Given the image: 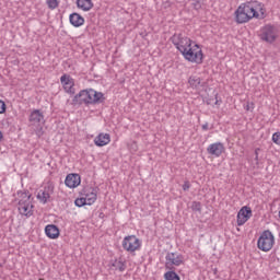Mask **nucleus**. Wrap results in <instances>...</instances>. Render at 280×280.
Here are the masks:
<instances>
[{
    "label": "nucleus",
    "mask_w": 280,
    "mask_h": 280,
    "mask_svg": "<svg viewBox=\"0 0 280 280\" xmlns=\"http://www.w3.org/2000/svg\"><path fill=\"white\" fill-rule=\"evenodd\" d=\"M200 77H190L188 80V83L191 86V89H198L200 86Z\"/></svg>",
    "instance_id": "nucleus-22"
},
{
    "label": "nucleus",
    "mask_w": 280,
    "mask_h": 280,
    "mask_svg": "<svg viewBox=\"0 0 280 280\" xmlns=\"http://www.w3.org/2000/svg\"><path fill=\"white\" fill-rule=\"evenodd\" d=\"M185 264V257L176 253H167L165 256V268L166 270H176L174 266H183Z\"/></svg>",
    "instance_id": "nucleus-7"
},
{
    "label": "nucleus",
    "mask_w": 280,
    "mask_h": 280,
    "mask_svg": "<svg viewBox=\"0 0 280 280\" xmlns=\"http://www.w3.org/2000/svg\"><path fill=\"white\" fill-rule=\"evenodd\" d=\"M164 279L165 280H180V276H178V273H176V271L170 270L164 273Z\"/></svg>",
    "instance_id": "nucleus-23"
},
{
    "label": "nucleus",
    "mask_w": 280,
    "mask_h": 280,
    "mask_svg": "<svg viewBox=\"0 0 280 280\" xmlns=\"http://www.w3.org/2000/svg\"><path fill=\"white\" fill-rule=\"evenodd\" d=\"M183 187V191H189V189L191 188V184L189 183V180L184 182Z\"/></svg>",
    "instance_id": "nucleus-29"
},
{
    "label": "nucleus",
    "mask_w": 280,
    "mask_h": 280,
    "mask_svg": "<svg viewBox=\"0 0 280 280\" xmlns=\"http://www.w3.org/2000/svg\"><path fill=\"white\" fill-rule=\"evenodd\" d=\"M97 191L100 188L97 187H88L83 190L84 199L88 201V206L94 205L95 200H97Z\"/></svg>",
    "instance_id": "nucleus-11"
},
{
    "label": "nucleus",
    "mask_w": 280,
    "mask_h": 280,
    "mask_svg": "<svg viewBox=\"0 0 280 280\" xmlns=\"http://www.w3.org/2000/svg\"><path fill=\"white\" fill-rule=\"evenodd\" d=\"M272 141H273V143H276V145H280V131L275 132L272 135Z\"/></svg>",
    "instance_id": "nucleus-28"
},
{
    "label": "nucleus",
    "mask_w": 280,
    "mask_h": 280,
    "mask_svg": "<svg viewBox=\"0 0 280 280\" xmlns=\"http://www.w3.org/2000/svg\"><path fill=\"white\" fill-rule=\"evenodd\" d=\"M31 126H43L45 124V115L42 114L40 109H34L28 118Z\"/></svg>",
    "instance_id": "nucleus-12"
},
{
    "label": "nucleus",
    "mask_w": 280,
    "mask_h": 280,
    "mask_svg": "<svg viewBox=\"0 0 280 280\" xmlns=\"http://www.w3.org/2000/svg\"><path fill=\"white\" fill-rule=\"evenodd\" d=\"M51 194H54V186H46L38 191L37 200H39L42 205H47L48 200L51 198Z\"/></svg>",
    "instance_id": "nucleus-13"
},
{
    "label": "nucleus",
    "mask_w": 280,
    "mask_h": 280,
    "mask_svg": "<svg viewBox=\"0 0 280 280\" xmlns=\"http://www.w3.org/2000/svg\"><path fill=\"white\" fill-rule=\"evenodd\" d=\"M35 132H36V136H37L38 138H40V136L44 135L43 126L39 125V126L37 127V129H36Z\"/></svg>",
    "instance_id": "nucleus-31"
},
{
    "label": "nucleus",
    "mask_w": 280,
    "mask_h": 280,
    "mask_svg": "<svg viewBox=\"0 0 280 280\" xmlns=\"http://www.w3.org/2000/svg\"><path fill=\"white\" fill-rule=\"evenodd\" d=\"M215 100H217V101H215L214 104H215L217 106L220 105V102H222V101H218V94L215 95Z\"/></svg>",
    "instance_id": "nucleus-36"
},
{
    "label": "nucleus",
    "mask_w": 280,
    "mask_h": 280,
    "mask_svg": "<svg viewBox=\"0 0 280 280\" xmlns=\"http://www.w3.org/2000/svg\"><path fill=\"white\" fill-rule=\"evenodd\" d=\"M69 20L73 27H82L84 25V19L79 13L70 14Z\"/></svg>",
    "instance_id": "nucleus-20"
},
{
    "label": "nucleus",
    "mask_w": 280,
    "mask_h": 280,
    "mask_svg": "<svg viewBox=\"0 0 280 280\" xmlns=\"http://www.w3.org/2000/svg\"><path fill=\"white\" fill-rule=\"evenodd\" d=\"M260 40H264L265 43H269V45H272L275 40H277V28L275 26L267 24L260 30Z\"/></svg>",
    "instance_id": "nucleus-8"
},
{
    "label": "nucleus",
    "mask_w": 280,
    "mask_h": 280,
    "mask_svg": "<svg viewBox=\"0 0 280 280\" xmlns=\"http://www.w3.org/2000/svg\"><path fill=\"white\" fill-rule=\"evenodd\" d=\"M201 129L207 132V130H209V122H206L201 126Z\"/></svg>",
    "instance_id": "nucleus-34"
},
{
    "label": "nucleus",
    "mask_w": 280,
    "mask_h": 280,
    "mask_svg": "<svg viewBox=\"0 0 280 280\" xmlns=\"http://www.w3.org/2000/svg\"><path fill=\"white\" fill-rule=\"evenodd\" d=\"M104 102H106L104 93L97 92L94 89L81 90L72 98L74 106H95V104H104Z\"/></svg>",
    "instance_id": "nucleus-2"
},
{
    "label": "nucleus",
    "mask_w": 280,
    "mask_h": 280,
    "mask_svg": "<svg viewBox=\"0 0 280 280\" xmlns=\"http://www.w3.org/2000/svg\"><path fill=\"white\" fill-rule=\"evenodd\" d=\"M114 266L119 270V272H124V270H126V262L121 260L116 261Z\"/></svg>",
    "instance_id": "nucleus-27"
},
{
    "label": "nucleus",
    "mask_w": 280,
    "mask_h": 280,
    "mask_svg": "<svg viewBox=\"0 0 280 280\" xmlns=\"http://www.w3.org/2000/svg\"><path fill=\"white\" fill-rule=\"evenodd\" d=\"M46 4L48 5L49 10H56L59 3L58 0H46Z\"/></svg>",
    "instance_id": "nucleus-26"
},
{
    "label": "nucleus",
    "mask_w": 280,
    "mask_h": 280,
    "mask_svg": "<svg viewBox=\"0 0 280 280\" xmlns=\"http://www.w3.org/2000/svg\"><path fill=\"white\" fill-rule=\"evenodd\" d=\"M18 209L20 214L25 215V218H32V215H34V206L32 205V201L26 203L18 202Z\"/></svg>",
    "instance_id": "nucleus-14"
},
{
    "label": "nucleus",
    "mask_w": 280,
    "mask_h": 280,
    "mask_svg": "<svg viewBox=\"0 0 280 280\" xmlns=\"http://www.w3.org/2000/svg\"><path fill=\"white\" fill-rule=\"evenodd\" d=\"M5 113V102L0 100V115H3Z\"/></svg>",
    "instance_id": "nucleus-30"
},
{
    "label": "nucleus",
    "mask_w": 280,
    "mask_h": 280,
    "mask_svg": "<svg viewBox=\"0 0 280 280\" xmlns=\"http://www.w3.org/2000/svg\"><path fill=\"white\" fill-rule=\"evenodd\" d=\"M259 152H261V149H255V161H259Z\"/></svg>",
    "instance_id": "nucleus-33"
},
{
    "label": "nucleus",
    "mask_w": 280,
    "mask_h": 280,
    "mask_svg": "<svg viewBox=\"0 0 280 280\" xmlns=\"http://www.w3.org/2000/svg\"><path fill=\"white\" fill-rule=\"evenodd\" d=\"M16 200L22 203L31 202L30 199L32 198V194L30 190H18L16 191Z\"/></svg>",
    "instance_id": "nucleus-21"
},
{
    "label": "nucleus",
    "mask_w": 280,
    "mask_h": 280,
    "mask_svg": "<svg viewBox=\"0 0 280 280\" xmlns=\"http://www.w3.org/2000/svg\"><path fill=\"white\" fill-rule=\"evenodd\" d=\"M121 246L127 253H137L141 250V240L137 235H128L124 237Z\"/></svg>",
    "instance_id": "nucleus-5"
},
{
    "label": "nucleus",
    "mask_w": 280,
    "mask_h": 280,
    "mask_svg": "<svg viewBox=\"0 0 280 280\" xmlns=\"http://www.w3.org/2000/svg\"><path fill=\"white\" fill-rule=\"evenodd\" d=\"M80 175L73 173L68 174L65 179L66 187H69L70 189H75V187L80 186Z\"/></svg>",
    "instance_id": "nucleus-15"
},
{
    "label": "nucleus",
    "mask_w": 280,
    "mask_h": 280,
    "mask_svg": "<svg viewBox=\"0 0 280 280\" xmlns=\"http://www.w3.org/2000/svg\"><path fill=\"white\" fill-rule=\"evenodd\" d=\"M171 43H173L179 54H183L184 49L191 47V39L183 35V33H175L171 37Z\"/></svg>",
    "instance_id": "nucleus-6"
},
{
    "label": "nucleus",
    "mask_w": 280,
    "mask_h": 280,
    "mask_svg": "<svg viewBox=\"0 0 280 280\" xmlns=\"http://www.w3.org/2000/svg\"><path fill=\"white\" fill-rule=\"evenodd\" d=\"M246 110H250V105H247V106H246Z\"/></svg>",
    "instance_id": "nucleus-38"
},
{
    "label": "nucleus",
    "mask_w": 280,
    "mask_h": 280,
    "mask_svg": "<svg viewBox=\"0 0 280 280\" xmlns=\"http://www.w3.org/2000/svg\"><path fill=\"white\" fill-rule=\"evenodd\" d=\"M66 93H68L69 95H75V88L74 86L68 88L66 90Z\"/></svg>",
    "instance_id": "nucleus-32"
},
{
    "label": "nucleus",
    "mask_w": 280,
    "mask_h": 280,
    "mask_svg": "<svg viewBox=\"0 0 280 280\" xmlns=\"http://www.w3.org/2000/svg\"><path fill=\"white\" fill-rule=\"evenodd\" d=\"M273 246L275 234H272L270 230L262 231L257 241V247L259 250H262V253H269V250H272Z\"/></svg>",
    "instance_id": "nucleus-4"
},
{
    "label": "nucleus",
    "mask_w": 280,
    "mask_h": 280,
    "mask_svg": "<svg viewBox=\"0 0 280 280\" xmlns=\"http://www.w3.org/2000/svg\"><path fill=\"white\" fill-rule=\"evenodd\" d=\"M182 56L188 62H195L196 65H202L205 60V55L202 54V49H200V45L195 44L194 46H189L180 52Z\"/></svg>",
    "instance_id": "nucleus-3"
},
{
    "label": "nucleus",
    "mask_w": 280,
    "mask_h": 280,
    "mask_svg": "<svg viewBox=\"0 0 280 280\" xmlns=\"http://www.w3.org/2000/svg\"><path fill=\"white\" fill-rule=\"evenodd\" d=\"M93 5V0H77V8L83 10V12H91Z\"/></svg>",
    "instance_id": "nucleus-18"
},
{
    "label": "nucleus",
    "mask_w": 280,
    "mask_h": 280,
    "mask_svg": "<svg viewBox=\"0 0 280 280\" xmlns=\"http://www.w3.org/2000/svg\"><path fill=\"white\" fill-rule=\"evenodd\" d=\"M94 143L97 145V148H104V145H108V143H110V135L100 133L95 137Z\"/></svg>",
    "instance_id": "nucleus-17"
},
{
    "label": "nucleus",
    "mask_w": 280,
    "mask_h": 280,
    "mask_svg": "<svg viewBox=\"0 0 280 280\" xmlns=\"http://www.w3.org/2000/svg\"><path fill=\"white\" fill-rule=\"evenodd\" d=\"M45 233L49 240H58L60 237V229L56 224L46 225Z\"/></svg>",
    "instance_id": "nucleus-16"
},
{
    "label": "nucleus",
    "mask_w": 280,
    "mask_h": 280,
    "mask_svg": "<svg viewBox=\"0 0 280 280\" xmlns=\"http://www.w3.org/2000/svg\"><path fill=\"white\" fill-rule=\"evenodd\" d=\"M1 141H3V132L2 131H0V143H1Z\"/></svg>",
    "instance_id": "nucleus-37"
},
{
    "label": "nucleus",
    "mask_w": 280,
    "mask_h": 280,
    "mask_svg": "<svg viewBox=\"0 0 280 280\" xmlns=\"http://www.w3.org/2000/svg\"><path fill=\"white\" fill-rule=\"evenodd\" d=\"M60 82L63 86V91L71 89V86H75V80H73V78H71L69 74L61 75Z\"/></svg>",
    "instance_id": "nucleus-19"
},
{
    "label": "nucleus",
    "mask_w": 280,
    "mask_h": 280,
    "mask_svg": "<svg viewBox=\"0 0 280 280\" xmlns=\"http://www.w3.org/2000/svg\"><path fill=\"white\" fill-rule=\"evenodd\" d=\"M252 218L253 209H250L248 206L242 207L237 213V226H244Z\"/></svg>",
    "instance_id": "nucleus-9"
},
{
    "label": "nucleus",
    "mask_w": 280,
    "mask_h": 280,
    "mask_svg": "<svg viewBox=\"0 0 280 280\" xmlns=\"http://www.w3.org/2000/svg\"><path fill=\"white\" fill-rule=\"evenodd\" d=\"M264 4L257 1L242 3L235 11V21L238 25L248 23L252 19H265Z\"/></svg>",
    "instance_id": "nucleus-1"
},
{
    "label": "nucleus",
    "mask_w": 280,
    "mask_h": 280,
    "mask_svg": "<svg viewBox=\"0 0 280 280\" xmlns=\"http://www.w3.org/2000/svg\"><path fill=\"white\" fill-rule=\"evenodd\" d=\"M74 205L75 207H86V205H89V201L84 197H81L74 200Z\"/></svg>",
    "instance_id": "nucleus-25"
},
{
    "label": "nucleus",
    "mask_w": 280,
    "mask_h": 280,
    "mask_svg": "<svg viewBox=\"0 0 280 280\" xmlns=\"http://www.w3.org/2000/svg\"><path fill=\"white\" fill-rule=\"evenodd\" d=\"M195 9H196V10L200 9V2H196V3H195Z\"/></svg>",
    "instance_id": "nucleus-35"
},
{
    "label": "nucleus",
    "mask_w": 280,
    "mask_h": 280,
    "mask_svg": "<svg viewBox=\"0 0 280 280\" xmlns=\"http://www.w3.org/2000/svg\"><path fill=\"white\" fill-rule=\"evenodd\" d=\"M190 209L197 211L198 213H202V203L200 201H192Z\"/></svg>",
    "instance_id": "nucleus-24"
},
{
    "label": "nucleus",
    "mask_w": 280,
    "mask_h": 280,
    "mask_svg": "<svg viewBox=\"0 0 280 280\" xmlns=\"http://www.w3.org/2000/svg\"><path fill=\"white\" fill-rule=\"evenodd\" d=\"M224 150H225L224 143H222V142L211 143L207 148L208 154H210V156H215V159H219V156H222V154H224Z\"/></svg>",
    "instance_id": "nucleus-10"
}]
</instances>
